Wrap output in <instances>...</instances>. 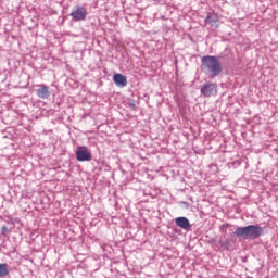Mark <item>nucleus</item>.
<instances>
[{
	"label": "nucleus",
	"mask_w": 278,
	"mask_h": 278,
	"mask_svg": "<svg viewBox=\"0 0 278 278\" xmlns=\"http://www.w3.org/2000/svg\"><path fill=\"white\" fill-rule=\"evenodd\" d=\"M36 92L39 99H49L51 97L49 87L45 84L38 85V89L36 90Z\"/></svg>",
	"instance_id": "obj_7"
},
{
	"label": "nucleus",
	"mask_w": 278,
	"mask_h": 278,
	"mask_svg": "<svg viewBox=\"0 0 278 278\" xmlns=\"http://www.w3.org/2000/svg\"><path fill=\"white\" fill-rule=\"evenodd\" d=\"M128 105H129V108H131V110H136V101L135 100H130L128 102Z\"/></svg>",
	"instance_id": "obj_13"
},
{
	"label": "nucleus",
	"mask_w": 278,
	"mask_h": 278,
	"mask_svg": "<svg viewBox=\"0 0 278 278\" xmlns=\"http://www.w3.org/2000/svg\"><path fill=\"white\" fill-rule=\"evenodd\" d=\"M263 235L264 228L260 225H248L244 227L238 226L233 231V236L241 240H257V238Z\"/></svg>",
	"instance_id": "obj_2"
},
{
	"label": "nucleus",
	"mask_w": 278,
	"mask_h": 278,
	"mask_svg": "<svg viewBox=\"0 0 278 278\" xmlns=\"http://www.w3.org/2000/svg\"><path fill=\"white\" fill-rule=\"evenodd\" d=\"M218 244H219L223 249H227V247H229V240H228V239H219V240H218Z\"/></svg>",
	"instance_id": "obj_11"
},
{
	"label": "nucleus",
	"mask_w": 278,
	"mask_h": 278,
	"mask_svg": "<svg viewBox=\"0 0 278 278\" xmlns=\"http://www.w3.org/2000/svg\"><path fill=\"white\" fill-rule=\"evenodd\" d=\"M8 233H10V229L8 228V226H2L1 227V235L7 236Z\"/></svg>",
	"instance_id": "obj_12"
},
{
	"label": "nucleus",
	"mask_w": 278,
	"mask_h": 278,
	"mask_svg": "<svg viewBox=\"0 0 278 278\" xmlns=\"http://www.w3.org/2000/svg\"><path fill=\"white\" fill-rule=\"evenodd\" d=\"M184 203V205H188V202H182Z\"/></svg>",
	"instance_id": "obj_14"
},
{
	"label": "nucleus",
	"mask_w": 278,
	"mask_h": 278,
	"mask_svg": "<svg viewBox=\"0 0 278 278\" xmlns=\"http://www.w3.org/2000/svg\"><path fill=\"white\" fill-rule=\"evenodd\" d=\"M175 225H176V227H179V229H184L185 231H190V229H192L190 219H188L187 217H184V216L176 217Z\"/></svg>",
	"instance_id": "obj_6"
},
{
	"label": "nucleus",
	"mask_w": 278,
	"mask_h": 278,
	"mask_svg": "<svg viewBox=\"0 0 278 278\" xmlns=\"http://www.w3.org/2000/svg\"><path fill=\"white\" fill-rule=\"evenodd\" d=\"M113 81L119 88H125V86H127V77L123 74H115L113 76Z\"/></svg>",
	"instance_id": "obj_8"
},
{
	"label": "nucleus",
	"mask_w": 278,
	"mask_h": 278,
	"mask_svg": "<svg viewBox=\"0 0 278 278\" xmlns=\"http://www.w3.org/2000/svg\"><path fill=\"white\" fill-rule=\"evenodd\" d=\"M76 160L78 162H91L92 161V153L88 150L86 146H78L76 150Z\"/></svg>",
	"instance_id": "obj_4"
},
{
	"label": "nucleus",
	"mask_w": 278,
	"mask_h": 278,
	"mask_svg": "<svg viewBox=\"0 0 278 278\" xmlns=\"http://www.w3.org/2000/svg\"><path fill=\"white\" fill-rule=\"evenodd\" d=\"M10 270H8V264H0V277H8Z\"/></svg>",
	"instance_id": "obj_10"
},
{
	"label": "nucleus",
	"mask_w": 278,
	"mask_h": 278,
	"mask_svg": "<svg viewBox=\"0 0 278 278\" xmlns=\"http://www.w3.org/2000/svg\"><path fill=\"white\" fill-rule=\"evenodd\" d=\"M70 16H72V21L79 23V21H84L88 16V10L84 7L76 5L72 9Z\"/></svg>",
	"instance_id": "obj_3"
},
{
	"label": "nucleus",
	"mask_w": 278,
	"mask_h": 278,
	"mask_svg": "<svg viewBox=\"0 0 278 278\" xmlns=\"http://www.w3.org/2000/svg\"><path fill=\"white\" fill-rule=\"evenodd\" d=\"M200 68L204 75H207L212 79H214V77H218V75L223 73V65L220 64L218 56L214 55L202 56Z\"/></svg>",
	"instance_id": "obj_1"
},
{
	"label": "nucleus",
	"mask_w": 278,
	"mask_h": 278,
	"mask_svg": "<svg viewBox=\"0 0 278 278\" xmlns=\"http://www.w3.org/2000/svg\"><path fill=\"white\" fill-rule=\"evenodd\" d=\"M206 25H211V27H214L218 23V15L217 14H208L205 18Z\"/></svg>",
	"instance_id": "obj_9"
},
{
	"label": "nucleus",
	"mask_w": 278,
	"mask_h": 278,
	"mask_svg": "<svg viewBox=\"0 0 278 278\" xmlns=\"http://www.w3.org/2000/svg\"><path fill=\"white\" fill-rule=\"evenodd\" d=\"M201 94L203 97H216L218 94V85L216 83H206L201 88Z\"/></svg>",
	"instance_id": "obj_5"
}]
</instances>
